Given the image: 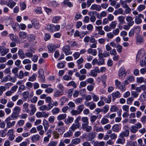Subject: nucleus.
Returning <instances> with one entry per match:
<instances>
[{
	"instance_id": "obj_1",
	"label": "nucleus",
	"mask_w": 146,
	"mask_h": 146,
	"mask_svg": "<svg viewBox=\"0 0 146 146\" xmlns=\"http://www.w3.org/2000/svg\"><path fill=\"white\" fill-rule=\"evenodd\" d=\"M142 125L138 123L132 125L130 128V130L131 132L133 133H136L138 131V129H140L142 127Z\"/></svg>"
},
{
	"instance_id": "obj_2",
	"label": "nucleus",
	"mask_w": 146,
	"mask_h": 146,
	"mask_svg": "<svg viewBox=\"0 0 146 146\" xmlns=\"http://www.w3.org/2000/svg\"><path fill=\"white\" fill-rule=\"evenodd\" d=\"M125 69L123 67H121L120 68L118 74L120 78L123 79L125 77L126 73H125Z\"/></svg>"
},
{
	"instance_id": "obj_3",
	"label": "nucleus",
	"mask_w": 146,
	"mask_h": 146,
	"mask_svg": "<svg viewBox=\"0 0 146 146\" xmlns=\"http://www.w3.org/2000/svg\"><path fill=\"white\" fill-rule=\"evenodd\" d=\"M60 47L59 45H54L53 44H49L47 46L48 50L50 52H53L56 48H59Z\"/></svg>"
},
{
	"instance_id": "obj_4",
	"label": "nucleus",
	"mask_w": 146,
	"mask_h": 146,
	"mask_svg": "<svg viewBox=\"0 0 146 146\" xmlns=\"http://www.w3.org/2000/svg\"><path fill=\"white\" fill-rule=\"evenodd\" d=\"M134 81V77L130 75L127 77L124 81V85H128L129 83L132 82Z\"/></svg>"
},
{
	"instance_id": "obj_5",
	"label": "nucleus",
	"mask_w": 146,
	"mask_h": 146,
	"mask_svg": "<svg viewBox=\"0 0 146 146\" xmlns=\"http://www.w3.org/2000/svg\"><path fill=\"white\" fill-rule=\"evenodd\" d=\"M70 48L68 45L64 46L62 48V50L66 55L71 54L72 53V52L70 51Z\"/></svg>"
},
{
	"instance_id": "obj_6",
	"label": "nucleus",
	"mask_w": 146,
	"mask_h": 146,
	"mask_svg": "<svg viewBox=\"0 0 146 146\" xmlns=\"http://www.w3.org/2000/svg\"><path fill=\"white\" fill-rule=\"evenodd\" d=\"M39 77L42 82H44L45 81V78L44 74V71L42 69H40L38 70Z\"/></svg>"
},
{
	"instance_id": "obj_7",
	"label": "nucleus",
	"mask_w": 146,
	"mask_h": 146,
	"mask_svg": "<svg viewBox=\"0 0 146 146\" xmlns=\"http://www.w3.org/2000/svg\"><path fill=\"white\" fill-rule=\"evenodd\" d=\"M100 71L98 67H96L94 70H92L89 73V75L95 77L97 74L98 73H99Z\"/></svg>"
},
{
	"instance_id": "obj_8",
	"label": "nucleus",
	"mask_w": 146,
	"mask_h": 146,
	"mask_svg": "<svg viewBox=\"0 0 146 146\" xmlns=\"http://www.w3.org/2000/svg\"><path fill=\"white\" fill-rule=\"evenodd\" d=\"M14 131L13 129L9 130L7 133V135L9 136V139L11 141H12L14 139L15 135H14Z\"/></svg>"
},
{
	"instance_id": "obj_9",
	"label": "nucleus",
	"mask_w": 146,
	"mask_h": 146,
	"mask_svg": "<svg viewBox=\"0 0 146 146\" xmlns=\"http://www.w3.org/2000/svg\"><path fill=\"white\" fill-rule=\"evenodd\" d=\"M84 104L85 106H88L91 110H93L96 107V104L93 102H85Z\"/></svg>"
},
{
	"instance_id": "obj_10",
	"label": "nucleus",
	"mask_w": 146,
	"mask_h": 146,
	"mask_svg": "<svg viewBox=\"0 0 146 146\" xmlns=\"http://www.w3.org/2000/svg\"><path fill=\"white\" fill-rule=\"evenodd\" d=\"M129 131L128 129H125V130L119 135V137H123L124 138L125 137H128L129 135Z\"/></svg>"
},
{
	"instance_id": "obj_11",
	"label": "nucleus",
	"mask_w": 146,
	"mask_h": 146,
	"mask_svg": "<svg viewBox=\"0 0 146 146\" xmlns=\"http://www.w3.org/2000/svg\"><path fill=\"white\" fill-rule=\"evenodd\" d=\"M9 51L8 48H5L4 46H0V52L2 56H4L9 52Z\"/></svg>"
},
{
	"instance_id": "obj_12",
	"label": "nucleus",
	"mask_w": 146,
	"mask_h": 146,
	"mask_svg": "<svg viewBox=\"0 0 146 146\" xmlns=\"http://www.w3.org/2000/svg\"><path fill=\"white\" fill-rule=\"evenodd\" d=\"M126 21L127 22L128 25L129 26H132L134 23L132 17L130 16L127 17Z\"/></svg>"
},
{
	"instance_id": "obj_13",
	"label": "nucleus",
	"mask_w": 146,
	"mask_h": 146,
	"mask_svg": "<svg viewBox=\"0 0 146 146\" xmlns=\"http://www.w3.org/2000/svg\"><path fill=\"white\" fill-rule=\"evenodd\" d=\"M81 121L83 123L82 124V127H85V126L88 125V119L87 117H83L82 118Z\"/></svg>"
},
{
	"instance_id": "obj_14",
	"label": "nucleus",
	"mask_w": 146,
	"mask_h": 146,
	"mask_svg": "<svg viewBox=\"0 0 146 146\" xmlns=\"http://www.w3.org/2000/svg\"><path fill=\"white\" fill-rule=\"evenodd\" d=\"M111 96L110 95H109L107 98L103 96L101 97V100L104 101L107 103H110L111 102Z\"/></svg>"
},
{
	"instance_id": "obj_15",
	"label": "nucleus",
	"mask_w": 146,
	"mask_h": 146,
	"mask_svg": "<svg viewBox=\"0 0 146 146\" xmlns=\"http://www.w3.org/2000/svg\"><path fill=\"white\" fill-rule=\"evenodd\" d=\"M111 96L113 98V100H114L115 98H120L121 96V94L118 91H117L115 93L111 94Z\"/></svg>"
},
{
	"instance_id": "obj_16",
	"label": "nucleus",
	"mask_w": 146,
	"mask_h": 146,
	"mask_svg": "<svg viewBox=\"0 0 146 146\" xmlns=\"http://www.w3.org/2000/svg\"><path fill=\"white\" fill-rule=\"evenodd\" d=\"M19 56L21 59H23L25 58V54H24L23 51L22 49H19L18 52Z\"/></svg>"
},
{
	"instance_id": "obj_17",
	"label": "nucleus",
	"mask_w": 146,
	"mask_h": 146,
	"mask_svg": "<svg viewBox=\"0 0 146 146\" xmlns=\"http://www.w3.org/2000/svg\"><path fill=\"white\" fill-rule=\"evenodd\" d=\"M48 4L50 6L54 7H57L59 5L58 3L55 1H49L48 2Z\"/></svg>"
},
{
	"instance_id": "obj_18",
	"label": "nucleus",
	"mask_w": 146,
	"mask_h": 146,
	"mask_svg": "<svg viewBox=\"0 0 146 146\" xmlns=\"http://www.w3.org/2000/svg\"><path fill=\"white\" fill-rule=\"evenodd\" d=\"M80 126V123L78 124H75L74 123L72 124V126L71 127V129L72 131H73V132L74 131V130L77 128H79Z\"/></svg>"
},
{
	"instance_id": "obj_19",
	"label": "nucleus",
	"mask_w": 146,
	"mask_h": 146,
	"mask_svg": "<svg viewBox=\"0 0 146 146\" xmlns=\"http://www.w3.org/2000/svg\"><path fill=\"white\" fill-rule=\"evenodd\" d=\"M30 107L31 108V112L30 114L31 115H33L36 111V109L35 106L34 105L31 104L30 105Z\"/></svg>"
},
{
	"instance_id": "obj_20",
	"label": "nucleus",
	"mask_w": 146,
	"mask_h": 146,
	"mask_svg": "<svg viewBox=\"0 0 146 146\" xmlns=\"http://www.w3.org/2000/svg\"><path fill=\"white\" fill-rule=\"evenodd\" d=\"M125 142V138L123 137H120L116 141L117 144H123Z\"/></svg>"
},
{
	"instance_id": "obj_21",
	"label": "nucleus",
	"mask_w": 146,
	"mask_h": 146,
	"mask_svg": "<svg viewBox=\"0 0 146 146\" xmlns=\"http://www.w3.org/2000/svg\"><path fill=\"white\" fill-rule=\"evenodd\" d=\"M16 3L12 0H9L7 5L11 8H12L16 5Z\"/></svg>"
},
{
	"instance_id": "obj_22",
	"label": "nucleus",
	"mask_w": 146,
	"mask_h": 146,
	"mask_svg": "<svg viewBox=\"0 0 146 146\" xmlns=\"http://www.w3.org/2000/svg\"><path fill=\"white\" fill-rule=\"evenodd\" d=\"M137 43H141L144 42V40L143 37L141 36H138L136 37Z\"/></svg>"
},
{
	"instance_id": "obj_23",
	"label": "nucleus",
	"mask_w": 146,
	"mask_h": 146,
	"mask_svg": "<svg viewBox=\"0 0 146 146\" xmlns=\"http://www.w3.org/2000/svg\"><path fill=\"white\" fill-rule=\"evenodd\" d=\"M87 52L88 53L92 54L93 56H95L97 54L96 50V49H92L91 48L88 49Z\"/></svg>"
},
{
	"instance_id": "obj_24",
	"label": "nucleus",
	"mask_w": 146,
	"mask_h": 146,
	"mask_svg": "<svg viewBox=\"0 0 146 146\" xmlns=\"http://www.w3.org/2000/svg\"><path fill=\"white\" fill-rule=\"evenodd\" d=\"M90 9L93 10H96L98 11H100V6L99 5H93L91 7Z\"/></svg>"
},
{
	"instance_id": "obj_25",
	"label": "nucleus",
	"mask_w": 146,
	"mask_h": 146,
	"mask_svg": "<svg viewBox=\"0 0 146 146\" xmlns=\"http://www.w3.org/2000/svg\"><path fill=\"white\" fill-rule=\"evenodd\" d=\"M43 125L45 131H46L47 130L49 127L48 122L46 119L44 120L43 121Z\"/></svg>"
},
{
	"instance_id": "obj_26",
	"label": "nucleus",
	"mask_w": 146,
	"mask_h": 146,
	"mask_svg": "<svg viewBox=\"0 0 146 146\" xmlns=\"http://www.w3.org/2000/svg\"><path fill=\"white\" fill-rule=\"evenodd\" d=\"M112 129L113 131L118 132L120 130V128L119 127L118 124H115L113 125L112 127Z\"/></svg>"
},
{
	"instance_id": "obj_27",
	"label": "nucleus",
	"mask_w": 146,
	"mask_h": 146,
	"mask_svg": "<svg viewBox=\"0 0 146 146\" xmlns=\"http://www.w3.org/2000/svg\"><path fill=\"white\" fill-rule=\"evenodd\" d=\"M102 80L103 85V86L104 88L106 87V76L105 75H103L102 76Z\"/></svg>"
},
{
	"instance_id": "obj_28",
	"label": "nucleus",
	"mask_w": 146,
	"mask_h": 146,
	"mask_svg": "<svg viewBox=\"0 0 146 146\" xmlns=\"http://www.w3.org/2000/svg\"><path fill=\"white\" fill-rule=\"evenodd\" d=\"M73 135V131L70 130L69 131L65 133L64 134V137H70Z\"/></svg>"
},
{
	"instance_id": "obj_29",
	"label": "nucleus",
	"mask_w": 146,
	"mask_h": 146,
	"mask_svg": "<svg viewBox=\"0 0 146 146\" xmlns=\"http://www.w3.org/2000/svg\"><path fill=\"white\" fill-rule=\"evenodd\" d=\"M15 75L16 77L19 79H22L24 76V73L23 71L21 70L19 72V74H16Z\"/></svg>"
},
{
	"instance_id": "obj_30",
	"label": "nucleus",
	"mask_w": 146,
	"mask_h": 146,
	"mask_svg": "<svg viewBox=\"0 0 146 146\" xmlns=\"http://www.w3.org/2000/svg\"><path fill=\"white\" fill-rule=\"evenodd\" d=\"M146 100V94L144 93H142L140 95L139 100L141 102L144 101Z\"/></svg>"
},
{
	"instance_id": "obj_31",
	"label": "nucleus",
	"mask_w": 146,
	"mask_h": 146,
	"mask_svg": "<svg viewBox=\"0 0 146 146\" xmlns=\"http://www.w3.org/2000/svg\"><path fill=\"white\" fill-rule=\"evenodd\" d=\"M40 139V136L38 135H33L31 138V140L33 142H36Z\"/></svg>"
},
{
	"instance_id": "obj_32",
	"label": "nucleus",
	"mask_w": 146,
	"mask_h": 146,
	"mask_svg": "<svg viewBox=\"0 0 146 146\" xmlns=\"http://www.w3.org/2000/svg\"><path fill=\"white\" fill-rule=\"evenodd\" d=\"M123 11L121 8H119L117 10L115 11L114 14L115 15L117 14H123Z\"/></svg>"
},
{
	"instance_id": "obj_33",
	"label": "nucleus",
	"mask_w": 146,
	"mask_h": 146,
	"mask_svg": "<svg viewBox=\"0 0 146 146\" xmlns=\"http://www.w3.org/2000/svg\"><path fill=\"white\" fill-rule=\"evenodd\" d=\"M19 36L20 38L24 39L26 38L27 34L24 32H20L19 34Z\"/></svg>"
},
{
	"instance_id": "obj_34",
	"label": "nucleus",
	"mask_w": 146,
	"mask_h": 146,
	"mask_svg": "<svg viewBox=\"0 0 146 146\" xmlns=\"http://www.w3.org/2000/svg\"><path fill=\"white\" fill-rule=\"evenodd\" d=\"M50 130H48L47 132V134L48 135L47 137H44V141L48 142L49 140V138L51 137V135L50 134Z\"/></svg>"
},
{
	"instance_id": "obj_35",
	"label": "nucleus",
	"mask_w": 146,
	"mask_h": 146,
	"mask_svg": "<svg viewBox=\"0 0 146 146\" xmlns=\"http://www.w3.org/2000/svg\"><path fill=\"white\" fill-rule=\"evenodd\" d=\"M145 8V5L141 4L138 6L137 10L139 12H141L144 10Z\"/></svg>"
},
{
	"instance_id": "obj_36",
	"label": "nucleus",
	"mask_w": 146,
	"mask_h": 146,
	"mask_svg": "<svg viewBox=\"0 0 146 146\" xmlns=\"http://www.w3.org/2000/svg\"><path fill=\"white\" fill-rule=\"evenodd\" d=\"M66 116L67 115L65 114H60L58 116L57 119L58 121L64 119L66 118Z\"/></svg>"
},
{
	"instance_id": "obj_37",
	"label": "nucleus",
	"mask_w": 146,
	"mask_h": 146,
	"mask_svg": "<svg viewBox=\"0 0 146 146\" xmlns=\"http://www.w3.org/2000/svg\"><path fill=\"white\" fill-rule=\"evenodd\" d=\"M21 110V108L20 107L17 106L15 107L13 110V112L19 114Z\"/></svg>"
},
{
	"instance_id": "obj_38",
	"label": "nucleus",
	"mask_w": 146,
	"mask_h": 146,
	"mask_svg": "<svg viewBox=\"0 0 146 146\" xmlns=\"http://www.w3.org/2000/svg\"><path fill=\"white\" fill-rule=\"evenodd\" d=\"M47 29L48 31H50V32H53L54 30V28H53V25L51 24L48 25Z\"/></svg>"
},
{
	"instance_id": "obj_39",
	"label": "nucleus",
	"mask_w": 146,
	"mask_h": 146,
	"mask_svg": "<svg viewBox=\"0 0 146 146\" xmlns=\"http://www.w3.org/2000/svg\"><path fill=\"white\" fill-rule=\"evenodd\" d=\"M63 93L64 92L57 90L55 92L54 95V96L55 98L58 97L62 95Z\"/></svg>"
},
{
	"instance_id": "obj_40",
	"label": "nucleus",
	"mask_w": 146,
	"mask_h": 146,
	"mask_svg": "<svg viewBox=\"0 0 146 146\" xmlns=\"http://www.w3.org/2000/svg\"><path fill=\"white\" fill-rule=\"evenodd\" d=\"M56 130L58 131V132L60 134H62L65 131V129L64 127H60L59 128H56Z\"/></svg>"
},
{
	"instance_id": "obj_41",
	"label": "nucleus",
	"mask_w": 146,
	"mask_h": 146,
	"mask_svg": "<svg viewBox=\"0 0 146 146\" xmlns=\"http://www.w3.org/2000/svg\"><path fill=\"white\" fill-rule=\"evenodd\" d=\"M117 19L120 22V23L123 24H125V17L123 16H119L118 17Z\"/></svg>"
},
{
	"instance_id": "obj_42",
	"label": "nucleus",
	"mask_w": 146,
	"mask_h": 146,
	"mask_svg": "<svg viewBox=\"0 0 146 146\" xmlns=\"http://www.w3.org/2000/svg\"><path fill=\"white\" fill-rule=\"evenodd\" d=\"M74 120V118L72 117H69L68 119H66L65 121V122L66 124H68L69 123H72Z\"/></svg>"
},
{
	"instance_id": "obj_43",
	"label": "nucleus",
	"mask_w": 146,
	"mask_h": 146,
	"mask_svg": "<svg viewBox=\"0 0 146 146\" xmlns=\"http://www.w3.org/2000/svg\"><path fill=\"white\" fill-rule=\"evenodd\" d=\"M64 4L65 5H67L68 7H72L73 5L72 3L69 1V0H64L63 2Z\"/></svg>"
},
{
	"instance_id": "obj_44",
	"label": "nucleus",
	"mask_w": 146,
	"mask_h": 146,
	"mask_svg": "<svg viewBox=\"0 0 146 146\" xmlns=\"http://www.w3.org/2000/svg\"><path fill=\"white\" fill-rule=\"evenodd\" d=\"M60 16H56L53 17L52 19V22L54 23H56L60 19Z\"/></svg>"
},
{
	"instance_id": "obj_45",
	"label": "nucleus",
	"mask_w": 146,
	"mask_h": 146,
	"mask_svg": "<svg viewBox=\"0 0 146 146\" xmlns=\"http://www.w3.org/2000/svg\"><path fill=\"white\" fill-rule=\"evenodd\" d=\"M81 141V139L79 138H76L73 139L72 141V144H77L79 143Z\"/></svg>"
},
{
	"instance_id": "obj_46",
	"label": "nucleus",
	"mask_w": 146,
	"mask_h": 146,
	"mask_svg": "<svg viewBox=\"0 0 146 146\" xmlns=\"http://www.w3.org/2000/svg\"><path fill=\"white\" fill-rule=\"evenodd\" d=\"M118 108L114 105H112L110 109V111L111 112H115L117 111Z\"/></svg>"
},
{
	"instance_id": "obj_47",
	"label": "nucleus",
	"mask_w": 146,
	"mask_h": 146,
	"mask_svg": "<svg viewBox=\"0 0 146 146\" xmlns=\"http://www.w3.org/2000/svg\"><path fill=\"white\" fill-rule=\"evenodd\" d=\"M36 75L35 74H34L31 76L29 77V80L33 82L36 80Z\"/></svg>"
},
{
	"instance_id": "obj_48",
	"label": "nucleus",
	"mask_w": 146,
	"mask_h": 146,
	"mask_svg": "<svg viewBox=\"0 0 146 146\" xmlns=\"http://www.w3.org/2000/svg\"><path fill=\"white\" fill-rule=\"evenodd\" d=\"M19 114L15 113L13 112L10 117H11L13 120H16L19 117Z\"/></svg>"
},
{
	"instance_id": "obj_49",
	"label": "nucleus",
	"mask_w": 146,
	"mask_h": 146,
	"mask_svg": "<svg viewBox=\"0 0 146 146\" xmlns=\"http://www.w3.org/2000/svg\"><path fill=\"white\" fill-rule=\"evenodd\" d=\"M109 110V106L108 105H105L102 110L101 109V111L104 112V113H106Z\"/></svg>"
},
{
	"instance_id": "obj_50",
	"label": "nucleus",
	"mask_w": 146,
	"mask_h": 146,
	"mask_svg": "<svg viewBox=\"0 0 146 146\" xmlns=\"http://www.w3.org/2000/svg\"><path fill=\"white\" fill-rule=\"evenodd\" d=\"M126 2L125 1H123L122 0H120V4L121 5L122 7L123 8H126L128 5L126 3Z\"/></svg>"
},
{
	"instance_id": "obj_51",
	"label": "nucleus",
	"mask_w": 146,
	"mask_h": 146,
	"mask_svg": "<svg viewBox=\"0 0 146 146\" xmlns=\"http://www.w3.org/2000/svg\"><path fill=\"white\" fill-rule=\"evenodd\" d=\"M133 29H134V31L137 34H138L140 33L141 29L139 26H137L136 27H135Z\"/></svg>"
},
{
	"instance_id": "obj_52",
	"label": "nucleus",
	"mask_w": 146,
	"mask_h": 146,
	"mask_svg": "<svg viewBox=\"0 0 146 146\" xmlns=\"http://www.w3.org/2000/svg\"><path fill=\"white\" fill-rule=\"evenodd\" d=\"M82 127L83 130H86V131L87 132H90L92 129V127L90 126H85V128H84V127Z\"/></svg>"
},
{
	"instance_id": "obj_53",
	"label": "nucleus",
	"mask_w": 146,
	"mask_h": 146,
	"mask_svg": "<svg viewBox=\"0 0 146 146\" xmlns=\"http://www.w3.org/2000/svg\"><path fill=\"white\" fill-rule=\"evenodd\" d=\"M135 22L136 24H139L142 23V20L140 18H139L138 17L136 16L135 20Z\"/></svg>"
},
{
	"instance_id": "obj_54",
	"label": "nucleus",
	"mask_w": 146,
	"mask_h": 146,
	"mask_svg": "<svg viewBox=\"0 0 146 146\" xmlns=\"http://www.w3.org/2000/svg\"><path fill=\"white\" fill-rule=\"evenodd\" d=\"M11 78V77L10 76H7L2 79L1 82H5L7 80H10Z\"/></svg>"
},
{
	"instance_id": "obj_55",
	"label": "nucleus",
	"mask_w": 146,
	"mask_h": 146,
	"mask_svg": "<svg viewBox=\"0 0 146 146\" xmlns=\"http://www.w3.org/2000/svg\"><path fill=\"white\" fill-rule=\"evenodd\" d=\"M36 36L34 35H30L28 37V39L30 41H33L35 40Z\"/></svg>"
},
{
	"instance_id": "obj_56",
	"label": "nucleus",
	"mask_w": 146,
	"mask_h": 146,
	"mask_svg": "<svg viewBox=\"0 0 146 146\" xmlns=\"http://www.w3.org/2000/svg\"><path fill=\"white\" fill-rule=\"evenodd\" d=\"M77 44L76 42L70 41L68 44V46L70 47H73L75 46H77Z\"/></svg>"
},
{
	"instance_id": "obj_57",
	"label": "nucleus",
	"mask_w": 146,
	"mask_h": 146,
	"mask_svg": "<svg viewBox=\"0 0 146 146\" xmlns=\"http://www.w3.org/2000/svg\"><path fill=\"white\" fill-rule=\"evenodd\" d=\"M84 108V106L83 104H81L79 105L78 107L77 110L80 113L82 111Z\"/></svg>"
},
{
	"instance_id": "obj_58",
	"label": "nucleus",
	"mask_w": 146,
	"mask_h": 146,
	"mask_svg": "<svg viewBox=\"0 0 146 146\" xmlns=\"http://www.w3.org/2000/svg\"><path fill=\"white\" fill-rule=\"evenodd\" d=\"M83 98H76L74 102L75 103L77 104H81L82 102Z\"/></svg>"
},
{
	"instance_id": "obj_59",
	"label": "nucleus",
	"mask_w": 146,
	"mask_h": 146,
	"mask_svg": "<svg viewBox=\"0 0 146 146\" xmlns=\"http://www.w3.org/2000/svg\"><path fill=\"white\" fill-rule=\"evenodd\" d=\"M131 94L133 98H137L139 95V93L134 91H132L131 92Z\"/></svg>"
},
{
	"instance_id": "obj_60",
	"label": "nucleus",
	"mask_w": 146,
	"mask_h": 146,
	"mask_svg": "<svg viewBox=\"0 0 146 146\" xmlns=\"http://www.w3.org/2000/svg\"><path fill=\"white\" fill-rule=\"evenodd\" d=\"M98 121V124H96L95 126V129L97 131H100V122Z\"/></svg>"
},
{
	"instance_id": "obj_61",
	"label": "nucleus",
	"mask_w": 146,
	"mask_h": 146,
	"mask_svg": "<svg viewBox=\"0 0 146 146\" xmlns=\"http://www.w3.org/2000/svg\"><path fill=\"white\" fill-rule=\"evenodd\" d=\"M67 86H72L74 88H76V84L74 81H71L69 82Z\"/></svg>"
},
{
	"instance_id": "obj_62",
	"label": "nucleus",
	"mask_w": 146,
	"mask_h": 146,
	"mask_svg": "<svg viewBox=\"0 0 146 146\" xmlns=\"http://www.w3.org/2000/svg\"><path fill=\"white\" fill-rule=\"evenodd\" d=\"M117 23L116 21H113L111 22V23L110 25V27L111 29H114L115 28Z\"/></svg>"
},
{
	"instance_id": "obj_63",
	"label": "nucleus",
	"mask_w": 146,
	"mask_h": 146,
	"mask_svg": "<svg viewBox=\"0 0 146 146\" xmlns=\"http://www.w3.org/2000/svg\"><path fill=\"white\" fill-rule=\"evenodd\" d=\"M59 109L57 108H54L52 110V112L53 114H57L59 113L60 111Z\"/></svg>"
},
{
	"instance_id": "obj_64",
	"label": "nucleus",
	"mask_w": 146,
	"mask_h": 146,
	"mask_svg": "<svg viewBox=\"0 0 146 146\" xmlns=\"http://www.w3.org/2000/svg\"><path fill=\"white\" fill-rule=\"evenodd\" d=\"M29 94V92L28 91H26L23 93L24 99L26 100L28 97Z\"/></svg>"
}]
</instances>
